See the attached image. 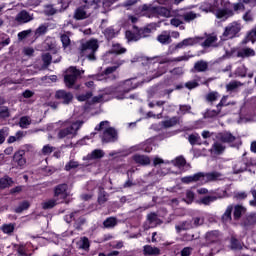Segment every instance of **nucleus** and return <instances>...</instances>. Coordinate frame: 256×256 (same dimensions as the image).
Returning <instances> with one entry per match:
<instances>
[{
	"label": "nucleus",
	"mask_w": 256,
	"mask_h": 256,
	"mask_svg": "<svg viewBox=\"0 0 256 256\" xmlns=\"http://www.w3.org/2000/svg\"><path fill=\"white\" fill-rule=\"evenodd\" d=\"M235 76L241 78L247 77V68L245 66H240L236 68Z\"/></svg>",
	"instance_id": "53"
},
{
	"label": "nucleus",
	"mask_w": 256,
	"mask_h": 256,
	"mask_svg": "<svg viewBox=\"0 0 256 256\" xmlns=\"http://www.w3.org/2000/svg\"><path fill=\"white\" fill-rule=\"evenodd\" d=\"M133 29L136 33H138L140 39H145V37H149L151 35V28H149V26L139 28L134 25Z\"/></svg>",
	"instance_id": "24"
},
{
	"label": "nucleus",
	"mask_w": 256,
	"mask_h": 256,
	"mask_svg": "<svg viewBox=\"0 0 256 256\" xmlns=\"http://www.w3.org/2000/svg\"><path fill=\"white\" fill-rule=\"evenodd\" d=\"M110 55H123L127 53V48H123L121 44L115 43L112 45L111 50H109Z\"/></svg>",
	"instance_id": "26"
},
{
	"label": "nucleus",
	"mask_w": 256,
	"mask_h": 256,
	"mask_svg": "<svg viewBox=\"0 0 256 256\" xmlns=\"http://www.w3.org/2000/svg\"><path fill=\"white\" fill-rule=\"evenodd\" d=\"M114 141H117V130L109 127L103 132L102 143H113Z\"/></svg>",
	"instance_id": "12"
},
{
	"label": "nucleus",
	"mask_w": 256,
	"mask_h": 256,
	"mask_svg": "<svg viewBox=\"0 0 256 256\" xmlns=\"http://www.w3.org/2000/svg\"><path fill=\"white\" fill-rule=\"evenodd\" d=\"M191 229H193V221L191 220L183 221L176 226V231H178V233H181V231H189Z\"/></svg>",
	"instance_id": "27"
},
{
	"label": "nucleus",
	"mask_w": 256,
	"mask_h": 256,
	"mask_svg": "<svg viewBox=\"0 0 256 256\" xmlns=\"http://www.w3.org/2000/svg\"><path fill=\"white\" fill-rule=\"evenodd\" d=\"M241 29H243L241 22L234 21L225 27L222 37L223 39H235L241 33Z\"/></svg>",
	"instance_id": "6"
},
{
	"label": "nucleus",
	"mask_w": 256,
	"mask_h": 256,
	"mask_svg": "<svg viewBox=\"0 0 256 256\" xmlns=\"http://www.w3.org/2000/svg\"><path fill=\"white\" fill-rule=\"evenodd\" d=\"M125 37L128 41H139L140 38H139V32H133L131 30H127L125 32Z\"/></svg>",
	"instance_id": "38"
},
{
	"label": "nucleus",
	"mask_w": 256,
	"mask_h": 256,
	"mask_svg": "<svg viewBox=\"0 0 256 256\" xmlns=\"http://www.w3.org/2000/svg\"><path fill=\"white\" fill-rule=\"evenodd\" d=\"M17 23H29L33 21V15L29 14L27 10H21L16 16Z\"/></svg>",
	"instance_id": "18"
},
{
	"label": "nucleus",
	"mask_w": 256,
	"mask_h": 256,
	"mask_svg": "<svg viewBox=\"0 0 256 256\" xmlns=\"http://www.w3.org/2000/svg\"><path fill=\"white\" fill-rule=\"evenodd\" d=\"M245 213H247V208H245V206L239 204L233 206L234 221H239L243 217V215H245Z\"/></svg>",
	"instance_id": "17"
},
{
	"label": "nucleus",
	"mask_w": 256,
	"mask_h": 256,
	"mask_svg": "<svg viewBox=\"0 0 256 256\" xmlns=\"http://www.w3.org/2000/svg\"><path fill=\"white\" fill-rule=\"evenodd\" d=\"M201 39H203V38H199V37L185 38L184 40H182L181 42L177 43L174 46V50L179 51V49H185V47H193V45H197V43H199V41H201Z\"/></svg>",
	"instance_id": "11"
},
{
	"label": "nucleus",
	"mask_w": 256,
	"mask_h": 256,
	"mask_svg": "<svg viewBox=\"0 0 256 256\" xmlns=\"http://www.w3.org/2000/svg\"><path fill=\"white\" fill-rule=\"evenodd\" d=\"M207 69H209V63H207V61H205V60H198L194 64V70L197 73H205V71H207Z\"/></svg>",
	"instance_id": "25"
},
{
	"label": "nucleus",
	"mask_w": 256,
	"mask_h": 256,
	"mask_svg": "<svg viewBox=\"0 0 256 256\" xmlns=\"http://www.w3.org/2000/svg\"><path fill=\"white\" fill-rule=\"evenodd\" d=\"M103 157H105V152L101 149H95L88 155L89 159H103Z\"/></svg>",
	"instance_id": "39"
},
{
	"label": "nucleus",
	"mask_w": 256,
	"mask_h": 256,
	"mask_svg": "<svg viewBox=\"0 0 256 256\" xmlns=\"http://www.w3.org/2000/svg\"><path fill=\"white\" fill-rule=\"evenodd\" d=\"M55 99L60 101L62 105H70V103H73V93L67 92V90H57Z\"/></svg>",
	"instance_id": "9"
},
{
	"label": "nucleus",
	"mask_w": 256,
	"mask_h": 256,
	"mask_svg": "<svg viewBox=\"0 0 256 256\" xmlns=\"http://www.w3.org/2000/svg\"><path fill=\"white\" fill-rule=\"evenodd\" d=\"M55 151V147L47 144V145H44L43 148H42V155H51V153Z\"/></svg>",
	"instance_id": "60"
},
{
	"label": "nucleus",
	"mask_w": 256,
	"mask_h": 256,
	"mask_svg": "<svg viewBox=\"0 0 256 256\" xmlns=\"http://www.w3.org/2000/svg\"><path fill=\"white\" fill-rule=\"evenodd\" d=\"M99 3H102L103 7H111L113 5V0H80V6L74 12V19L76 21H83L87 19L91 12L89 9H97Z\"/></svg>",
	"instance_id": "1"
},
{
	"label": "nucleus",
	"mask_w": 256,
	"mask_h": 256,
	"mask_svg": "<svg viewBox=\"0 0 256 256\" xmlns=\"http://www.w3.org/2000/svg\"><path fill=\"white\" fill-rule=\"evenodd\" d=\"M59 204H61V202H59L58 199L54 198V199H50V200L44 202L42 204V208L44 210L53 209V207H56V205H59Z\"/></svg>",
	"instance_id": "37"
},
{
	"label": "nucleus",
	"mask_w": 256,
	"mask_h": 256,
	"mask_svg": "<svg viewBox=\"0 0 256 256\" xmlns=\"http://www.w3.org/2000/svg\"><path fill=\"white\" fill-rule=\"evenodd\" d=\"M31 207V202L29 200H23L19 202L18 206L14 208V212L23 213V211H27Z\"/></svg>",
	"instance_id": "32"
},
{
	"label": "nucleus",
	"mask_w": 256,
	"mask_h": 256,
	"mask_svg": "<svg viewBox=\"0 0 256 256\" xmlns=\"http://www.w3.org/2000/svg\"><path fill=\"white\" fill-rule=\"evenodd\" d=\"M220 97L219 92L212 91L206 95V101H208V103H214V101H217Z\"/></svg>",
	"instance_id": "46"
},
{
	"label": "nucleus",
	"mask_w": 256,
	"mask_h": 256,
	"mask_svg": "<svg viewBox=\"0 0 256 256\" xmlns=\"http://www.w3.org/2000/svg\"><path fill=\"white\" fill-rule=\"evenodd\" d=\"M117 225V218L108 217L103 221V226L105 229H113Z\"/></svg>",
	"instance_id": "36"
},
{
	"label": "nucleus",
	"mask_w": 256,
	"mask_h": 256,
	"mask_svg": "<svg viewBox=\"0 0 256 256\" xmlns=\"http://www.w3.org/2000/svg\"><path fill=\"white\" fill-rule=\"evenodd\" d=\"M11 117V112H9V107L0 106V119H9Z\"/></svg>",
	"instance_id": "47"
},
{
	"label": "nucleus",
	"mask_w": 256,
	"mask_h": 256,
	"mask_svg": "<svg viewBox=\"0 0 256 256\" xmlns=\"http://www.w3.org/2000/svg\"><path fill=\"white\" fill-rule=\"evenodd\" d=\"M144 255H161V250L158 247L145 245L143 249Z\"/></svg>",
	"instance_id": "31"
},
{
	"label": "nucleus",
	"mask_w": 256,
	"mask_h": 256,
	"mask_svg": "<svg viewBox=\"0 0 256 256\" xmlns=\"http://www.w3.org/2000/svg\"><path fill=\"white\" fill-rule=\"evenodd\" d=\"M13 183V178L5 175L4 177L0 178V189H9Z\"/></svg>",
	"instance_id": "29"
},
{
	"label": "nucleus",
	"mask_w": 256,
	"mask_h": 256,
	"mask_svg": "<svg viewBox=\"0 0 256 256\" xmlns=\"http://www.w3.org/2000/svg\"><path fill=\"white\" fill-rule=\"evenodd\" d=\"M183 19L184 21H186V23H189L190 21H194V19H197V14L193 11L187 12L183 15Z\"/></svg>",
	"instance_id": "56"
},
{
	"label": "nucleus",
	"mask_w": 256,
	"mask_h": 256,
	"mask_svg": "<svg viewBox=\"0 0 256 256\" xmlns=\"http://www.w3.org/2000/svg\"><path fill=\"white\" fill-rule=\"evenodd\" d=\"M230 249H232V251H241L243 249L241 241H239L235 236H231L230 238Z\"/></svg>",
	"instance_id": "30"
},
{
	"label": "nucleus",
	"mask_w": 256,
	"mask_h": 256,
	"mask_svg": "<svg viewBox=\"0 0 256 256\" xmlns=\"http://www.w3.org/2000/svg\"><path fill=\"white\" fill-rule=\"evenodd\" d=\"M83 121H76L73 122L70 126L60 129L58 132V139H65V137H69V135H72L73 137H77L79 133V129L83 127Z\"/></svg>",
	"instance_id": "5"
},
{
	"label": "nucleus",
	"mask_w": 256,
	"mask_h": 256,
	"mask_svg": "<svg viewBox=\"0 0 256 256\" xmlns=\"http://www.w3.org/2000/svg\"><path fill=\"white\" fill-rule=\"evenodd\" d=\"M190 221H192V228L197 229V227H201V225H203V223H205V218L193 217Z\"/></svg>",
	"instance_id": "45"
},
{
	"label": "nucleus",
	"mask_w": 256,
	"mask_h": 256,
	"mask_svg": "<svg viewBox=\"0 0 256 256\" xmlns=\"http://www.w3.org/2000/svg\"><path fill=\"white\" fill-rule=\"evenodd\" d=\"M86 219L83 217H80L79 214L75 216V220H74V227L75 229H77L79 231V229H81V227H83V224L86 223Z\"/></svg>",
	"instance_id": "43"
},
{
	"label": "nucleus",
	"mask_w": 256,
	"mask_h": 256,
	"mask_svg": "<svg viewBox=\"0 0 256 256\" xmlns=\"http://www.w3.org/2000/svg\"><path fill=\"white\" fill-rule=\"evenodd\" d=\"M214 153L216 155H223L224 151H225V146H223V144L219 143V142H215L212 146Z\"/></svg>",
	"instance_id": "44"
},
{
	"label": "nucleus",
	"mask_w": 256,
	"mask_h": 256,
	"mask_svg": "<svg viewBox=\"0 0 256 256\" xmlns=\"http://www.w3.org/2000/svg\"><path fill=\"white\" fill-rule=\"evenodd\" d=\"M221 114V109L217 108V110H206L204 113V119H213Z\"/></svg>",
	"instance_id": "40"
},
{
	"label": "nucleus",
	"mask_w": 256,
	"mask_h": 256,
	"mask_svg": "<svg viewBox=\"0 0 256 256\" xmlns=\"http://www.w3.org/2000/svg\"><path fill=\"white\" fill-rule=\"evenodd\" d=\"M216 139H218V141L221 143H226L229 145V147L232 148L239 149V147L242 145L241 138H237L235 135H233V133L229 131L219 132L216 136Z\"/></svg>",
	"instance_id": "4"
},
{
	"label": "nucleus",
	"mask_w": 256,
	"mask_h": 256,
	"mask_svg": "<svg viewBox=\"0 0 256 256\" xmlns=\"http://www.w3.org/2000/svg\"><path fill=\"white\" fill-rule=\"evenodd\" d=\"M97 49H99V41L97 39L88 40L81 44L80 55L87 57L89 61H96L95 53H97Z\"/></svg>",
	"instance_id": "2"
},
{
	"label": "nucleus",
	"mask_w": 256,
	"mask_h": 256,
	"mask_svg": "<svg viewBox=\"0 0 256 256\" xmlns=\"http://www.w3.org/2000/svg\"><path fill=\"white\" fill-rule=\"evenodd\" d=\"M60 8H55L53 5H47L45 9L46 15L53 16L57 13H61V11H65L67 7H69V2H66L65 0H61Z\"/></svg>",
	"instance_id": "13"
},
{
	"label": "nucleus",
	"mask_w": 256,
	"mask_h": 256,
	"mask_svg": "<svg viewBox=\"0 0 256 256\" xmlns=\"http://www.w3.org/2000/svg\"><path fill=\"white\" fill-rule=\"evenodd\" d=\"M171 41V35L167 34V32H163L157 36V42L161 43V45H169Z\"/></svg>",
	"instance_id": "33"
},
{
	"label": "nucleus",
	"mask_w": 256,
	"mask_h": 256,
	"mask_svg": "<svg viewBox=\"0 0 256 256\" xmlns=\"http://www.w3.org/2000/svg\"><path fill=\"white\" fill-rule=\"evenodd\" d=\"M213 43H217V36H208L202 43V47H211Z\"/></svg>",
	"instance_id": "50"
},
{
	"label": "nucleus",
	"mask_w": 256,
	"mask_h": 256,
	"mask_svg": "<svg viewBox=\"0 0 256 256\" xmlns=\"http://www.w3.org/2000/svg\"><path fill=\"white\" fill-rule=\"evenodd\" d=\"M239 87H241V82L234 80L226 85V90L235 91V89H238Z\"/></svg>",
	"instance_id": "55"
},
{
	"label": "nucleus",
	"mask_w": 256,
	"mask_h": 256,
	"mask_svg": "<svg viewBox=\"0 0 256 256\" xmlns=\"http://www.w3.org/2000/svg\"><path fill=\"white\" fill-rule=\"evenodd\" d=\"M47 31H49V28L47 25L42 24L40 25L36 30H35V37L39 38L43 35H45L47 33Z\"/></svg>",
	"instance_id": "42"
},
{
	"label": "nucleus",
	"mask_w": 256,
	"mask_h": 256,
	"mask_svg": "<svg viewBox=\"0 0 256 256\" xmlns=\"http://www.w3.org/2000/svg\"><path fill=\"white\" fill-rule=\"evenodd\" d=\"M67 189H69V186L65 183L58 184L54 188V199L58 200V203H65V199L69 197V194L67 193Z\"/></svg>",
	"instance_id": "8"
},
{
	"label": "nucleus",
	"mask_w": 256,
	"mask_h": 256,
	"mask_svg": "<svg viewBox=\"0 0 256 256\" xmlns=\"http://www.w3.org/2000/svg\"><path fill=\"white\" fill-rule=\"evenodd\" d=\"M13 162L18 165V167H25L27 160L25 159V150H18L14 153Z\"/></svg>",
	"instance_id": "15"
},
{
	"label": "nucleus",
	"mask_w": 256,
	"mask_h": 256,
	"mask_svg": "<svg viewBox=\"0 0 256 256\" xmlns=\"http://www.w3.org/2000/svg\"><path fill=\"white\" fill-rule=\"evenodd\" d=\"M237 57H241L242 59L255 57V50L253 48H243L237 52Z\"/></svg>",
	"instance_id": "28"
},
{
	"label": "nucleus",
	"mask_w": 256,
	"mask_h": 256,
	"mask_svg": "<svg viewBox=\"0 0 256 256\" xmlns=\"http://www.w3.org/2000/svg\"><path fill=\"white\" fill-rule=\"evenodd\" d=\"M83 71L77 69L75 66H70L64 74V85L67 89H79V86H75L77 80L82 75Z\"/></svg>",
	"instance_id": "3"
},
{
	"label": "nucleus",
	"mask_w": 256,
	"mask_h": 256,
	"mask_svg": "<svg viewBox=\"0 0 256 256\" xmlns=\"http://www.w3.org/2000/svg\"><path fill=\"white\" fill-rule=\"evenodd\" d=\"M204 177V183H209V181H217L221 177V173L217 171L204 173Z\"/></svg>",
	"instance_id": "34"
},
{
	"label": "nucleus",
	"mask_w": 256,
	"mask_h": 256,
	"mask_svg": "<svg viewBox=\"0 0 256 256\" xmlns=\"http://www.w3.org/2000/svg\"><path fill=\"white\" fill-rule=\"evenodd\" d=\"M28 125H31V122L29 121V117L27 116H22L20 118V121H19V126L22 128V129H26Z\"/></svg>",
	"instance_id": "57"
},
{
	"label": "nucleus",
	"mask_w": 256,
	"mask_h": 256,
	"mask_svg": "<svg viewBox=\"0 0 256 256\" xmlns=\"http://www.w3.org/2000/svg\"><path fill=\"white\" fill-rule=\"evenodd\" d=\"M221 232L219 230H212L206 233L205 239L208 243H219Z\"/></svg>",
	"instance_id": "21"
},
{
	"label": "nucleus",
	"mask_w": 256,
	"mask_h": 256,
	"mask_svg": "<svg viewBox=\"0 0 256 256\" xmlns=\"http://www.w3.org/2000/svg\"><path fill=\"white\" fill-rule=\"evenodd\" d=\"M2 231L6 234V235H11V233H13V231H15V224L10 223V224H3L2 225Z\"/></svg>",
	"instance_id": "51"
},
{
	"label": "nucleus",
	"mask_w": 256,
	"mask_h": 256,
	"mask_svg": "<svg viewBox=\"0 0 256 256\" xmlns=\"http://www.w3.org/2000/svg\"><path fill=\"white\" fill-rule=\"evenodd\" d=\"M42 61L44 63V67H49L53 61V56H51V53L47 52L42 55Z\"/></svg>",
	"instance_id": "52"
},
{
	"label": "nucleus",
	"mask_w": 256,
	"mask_h": 256,
	"mask_svg": "<svg viewBox=\"0 0 256 256\" xmlns=\"http://www.w3.org/2000/svg\"><path fill=\"white\" fill-rule=\"evenodd\" d=\"M193 201H195V193L191 190H187L185 202L191 204Z\"/></svg>",
	"instance_id": "59"
},
{
	"label": "nucleus",
	"mask_w": 256,
	"mask_h": 256,
	"mask_svg": "<svg viewBox=\"0 0 256 256\" xmlns=\"http://www.w3.org/2000/svg\"><path fill=\"white\" fill-rule=\"evenodd\" d=\"M103 34L107 41H111L119 35V30H115L113 26H110L104 30Z\"/></svg>",
	"instance_id": "23"
},
{
	"label": "nucleus",
	"mask_w": 256,
	"mask_h": 256,
	"mask_svg": "<svg viewBox=\"0 0 256 256\" xmlns=\"http://www.w3.org/2000/svg\"><path fill=\"white\" fill-rule=\"evenodd\" d=\"M198 181H200V183H205L204 172H198L194 175L185 176L182 178V183H185L186 185H189V183H197Z\"/></svg>",
	"instance_id": "14"
},
{
	"label": "nucleus",
	"mask_w": 256,
	"mask_h": 256,
	"mask_svg": "<svg viewBox=\"0 0 256 256\" xmlns=\"http://www.w3.org/2000/svg\"><path fill=\"white\" fill-rule=\"evenodd\" d=\"M29 35H31V29L23 30L18 33V39H19V41H23V39H27V37H29Z\"/></svg>",
	"instance_id": "62"
},
{
	"label": "nucleus",
	"mask_w": 256,
	"mask_h": 256,
	"mask_svg": "<svg viewBox=\"0 0 256 256\" xmlns=\"http://www.w3.org/2000/svg\"><path fill=\"white\" fill-rule=\"evenodd\" d=\"M79 167V162L70 160L66 165H65V171H71V169H77Z\"/></svg>",
	"instance_id": "58"
},
{
	"label": "nucleus",
	"mask_w": 256,
	"mask_h": 256,
	"mask_svg": "<svg viewBox=\"0 0 256 256\" xmlns=\"http://www.w3.org/2000/svg\"><path fill=\"white\" fill-rule=\"evenodd\" d=\"M132 159L137 165H151V158H149V156L146 155L135 154L132 156Z\"/></svg>",
	"instance_id": "20"
},
{
	"label": "nucleus",
	"mask_w": 256,
	"mask_h": 256,
	"mask_svg": "<svg viewBox=\"0 0 256 256\" xmlns=\"http://www.w3.org/2000/svg\"><path fill=\"white\" fill-rule=\"evenodd\" d=\"M79 211H74L72 213H70L69 215L65 216V221L66 223H73V221H75V217L79 215Z\"/></svg>",
	"instance_id": "61"
},
{
	"label": "nucleus",
	"mask_w": 256,
	"mask_h": 256,
	"mask_svg": "<svg viewBox=\"0 0 256 256\" xmlns=\"http://www.w3.org/2000/svg\"><path fill=\"white\" fill-rule=\"evenodd\" d=\"M222 223H231L233 221V205H228L221 216Z\"/></svg>",
	"instance_id": "22"
},
{
	"label": "nucleus",
	"mask_w": 256,
	"mask_h": 256,
	"mask_svg": "<svg viewBox=\"0 0 256 256\" xmlns=\"http://www.w3.org/2000/svg\"><path fill=\"white\" fill-rule=\"evenodd\" d=\"M142 11H147V13H151V15H163L164 17L169 15V10L161 6H148L147 4H144L142 6Z\"/></svg>",
	"instance_id": "10"
},
{
	"label": "nucleus",
	"mask_w": 256,
	"mask_h": 256,
	"mask_svg": "<svg viewBox=\"0 0 256 256\" xmlns=\"http://www.w3.org/2000/svg\"><path fill=\"white\" fill-rule=\"evenodd\" d=\"M232 7L234 13L237 11H245V4L241 3L240 0L238 3H234Z\"/></svg>",
	"instance_id": "63"
},
{
	"label": "nucleus",
	"mask_w": 256,
	"mask_h": 256,
	"mask_svg": "<svg viewBox=\"0 0 256 256\" xmlns=\"http://www.w3.org/2000/svg\"><path fill=\"white\" fill-rule=\"evenodd\" d=\"M9 137V128L3 127L0 129V145H3L5 143V139Z\"/></svg>",
	"instance_id": "48"
},
{
	"label": "nucleus",
	"mask_w": 256,
	"mask_h": 256,
	"mask_svg": "<svg viewBox=\"0 0 256 256\" xmlns=\"http://www.w3.org/2000/svg\"><path fill=\"white\" fill-rule=\"evenodd\" d=\"M123 63H125V61L117 60L116 62H114V66H109L102 73L96 74V75H92L90 77L92 79H94V81H103V77H105V75H111L112 73H115V71H117V69L121 65H123Z\"/></svg>",
	"instance_id": "7"
},
{
	"label": "nucleus",
	"mask_w": 256,
	"mask_h": 256,
	"mask_svg": "<svg viewBox=\"0 0 256 256\" xmlns=\"http://www.w3.org/2000/svg\"><path fill=\"white\" fill-rule=\"evenodd\" d=\"M91 247V242L89 241V238L87 236H84L80 240V249H83V251H89Z\"/></svg>",
	"instance_id": "41"
},
{
	"label": "nucleus",
	"mask_w": 256,
	"mask_h": 256,
	"mask_svg": "<svg viewBox=\"0 0 256 256\" xmlns=\"http://www.w3.org/2000/svg\"><path fill=\"white\" fill-rule=\"evenodd\" d=\"M233 15H235V12L229 8H222L216 11L217 19H222V21H227V19L233 17Z\"/></svg>",
	"instance_id": "16"
},
{
	"label": "nucleus",
	"mask_w": 256,
	"mask_h": 256,
	"mask_svg": "<svg viewBox=\"0 0 256 256\" xmlns=\"http://www.w3.org/2000/svg\"><path fill=\"white\" fill-rule=\"evenodd\" d=\"M188 141L192 147H195V145H203V142L201 141V136H199L198 133L196 134H190L188 136Z\"/></svg>",
	"instance_id": "35"
},
{
	"label": "nucleus",
	"mask_w": 256,
	"mask_h": 256,
	"mask_svg": "<svg viewBox=\"0 0 256 256\" xmlns=\"http://www.w3.org/2000/svg\"><path fill=\"white\" fill-rule=\"evenodd\" d=\"M159 218H158V216H157V213H155V212H152V213H149L148 215H147V221H148V223H157V220H158Z\"/></svg>",
	"instance_id": "64"
},
{
	"label": "nucleus",
	"mask_w": 256,
	"mask_h": 256,
	"mask_svg": "<svg viewBox=\"0 0 256 256\" xmlns=\"http://www.w3.org/2000/svg\"><path fill=\"white\" fill-rule=\"evenodd\" d=\"M60 40H61L63 49H67V47L71 45V38H69V35L67 34H62L60 36Z\"/></svg>",
	"instance_id": "49"
},
{
	"label": "nucleus",
	"mask_w": 256,
	"mask_h": 256,
	"mask_svg": "<svg viewBox=\"0 0 256 256\" xmlns=\"http://www.w3.org/2000/svg\"><path fill=\"white\" fill-rule=\"evenodd\" d=\"M11 43V38L7 34H0V47H7Z\"/></svg>",
	"instance_id": "54"
},
{
	"label": "nucleus",
	"mask_w": 256,
	"mask_h": 256,
	"mask_svg": "<svg viewBox=\"0 0 256 256\" xmlns=\"http://www.w3.org/2000/svg\"><path fill=\"white\" fill-rule=\"evenodd\" d=\"M180 124H181V117L179 116H173L168 120L162 121V127H164V129H171V127H175L176 125H180Z\"/></svg>",
	"instance_id": "19"
}]
</instances>
